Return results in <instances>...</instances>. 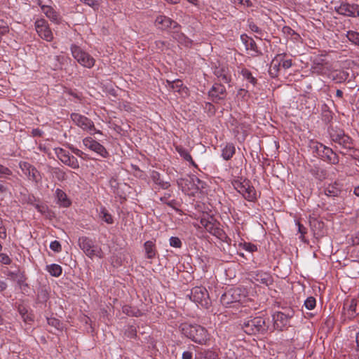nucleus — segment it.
I'll use <instances>...</instances> for the list:
<instances>
[{
	"label": "nucleus",
	"mask_w": 359,
	"mask_h": 359,
	"mask_svg": "<svg viewBox=\"0 0 359 359\" xmlns=\"http://www.w3.org/2000/svg\"><path fill=\"white\" fill-rule=\"evenodd\" d=\"M180 330L182 334L196 344H206L210 340L208 330L201 325L184 323L180 325Z\"/></svg>",
	"instance_id": "nucleus-1"
},
{
	"label": "nucleus",
	"mask_w": 359,
	"mask_h": 359,
	"mask_svg": "<svg viewBox=\"0 0 359 359\" xmlns=\"http://www.w3.org/2000/svg\"><path fill=\"white\" fill-rule=\"evenodd\" d=\"M155 25L162 30L168 28L172 29L174 30L173 38L179 43L184 44L187 46L191 44V41L184 34L179 32L180 25L177 22L172 20L170 18L165 15L158 16L155 20Z\"/></svg>",
	"instance_id": "nucleus-2"
},
{
	"label": "nucleus",
	"mask_w": 359,
	"mask_h": 359,
	"mask_svg": "<svg viewBox=\"0 0 359 359\" xmlns=\"http://www.w3.org/2000/svg\"><path fill=\"white\" fill-rule=\"evenodd\" d=\"M268 327L265 319L262 316L248 319L242 325L243 331L248 334H264Z\"/></svg>",
	"instance_id": "nucleus-3"
},
{
	"label": "nucleus",
	"mask_w": 359,
	"mask_h": 359,
	"mask_svg": "<svg viewBox=\"0 0 359 359\" xmlns=\"http://www.w3.org/2000/svg\"><path fill=\"white\" fill-rule=\"evenodd\" d=\"M246 290L242 287H233L227 290L220 298L222 305L229 306L233 303L242 302L246 297Z\"/></svg>",
	"instance_id": "nucleus-4"
},
{
	"label": "nucleus",
	"mask_w": 359,
	"mask_h": 359,
	"mask_svg": "<svg viewBox=\"0 0 359 359\" xmlns=\"http://www.w3.org/2000/svg\"><path fill=\"white\" fill-rule=\"evenodd\" d=\"M79 245L83 252L90 258L99 257L104 256L101 248L95 245L92 239L83 236L79 239Z\"/></svg>",
	"instance_id": "nucleus-5"
},
{
	"label": "nucleus",
	"mask_w": 359,
	"mask_h": 359,
	"mask_svg": "<svg viewBox=\"0 0 359 359\" xmlns=\"http://www.w3.org/2000/svg\"><path fill=\"white\" fill-rule=\"evenodd\" d=\"M232 184L235 189L239 192L248 201H253L256 198L255 188L250 185V182L246 180H233Z\"/></svg>",
	"instance_id": "nucleus-6"
},
{
	"label": "nucleus",
	"mask_w": 359,
	"mask_h": 359,
	"mask_svg": "<svg viewBox=\"0 0 359 359\" xmlns=\"http://www.w3.org/2000/svg\"><path fill=\"white\" fill-rule=\"evenodd\" d=\"M331 140L339 144L342 147L351 149L353 148V143L351 137L345 134L344 131L338 128L330 127L328 129Z\"/></svg>",
	"instance_id": "nucleus-7"
},
{
	"label": "nucleus",
	"mask_w": 359,
	"mask_h": 359,
	"mask_svg": "<svg viewBox=\"0 0 359 359\" xmlns=\"http://www.w3.org/2000/svg\"><path fill=\"white\" fill-rule=\"evenodd\" d=\"M71 52L73 57L82 66L91 68L95 65V59L88 53L83 51L79 46L72 45Z\"/></svg>",
	"instance_id": "nucleus-8"
},
{
	"label": "nucleus",
	"mask_w": 359,
	"mask_h": 359,
	"mask_svg": "<svg viewBox=\"0 0 359 359\" xmlns=\"http://www.w3.org/2000/svg\"><path fill=\"white\" fill-rule=\"evenodd\" d=\"M190 299L204 308H208L211 304L208 292L203 287H194L191 291Z\"/></svg>",
	"instance_id": "nucleus-9"
},
{
	"label": "nucleus",
	"mask_w": 359,
	"mask_h": 359,
	"mask_svg": "<svg viewBox=\"0 0 359 359\" xmlns=\"http://www.w3.org/2000/svg\"><path fill=\"white\" fill-rule=\"evenodd\" d=\"M314 149L318 155L325 161L331 164H338L339 159L338 155L333 151V150L323 145L321 143H316Z\"/></svg>",
	"instance_id": "nucleus-10"
},
{
	"label": "nucleus",
	"mask_w": 359,
	"mask_h": 359,
	"mask_svg": "<svg viewBox=\"0 0 359 359\" xmlns=\"http://www.w3.org/2000/svg\"><path fill=\"white\" fill-rule=\"evenodd\" d=\"M55 153L57 157L65 165L72 168L76 169L79 168V163L76 157L62 148L57 147L55 149Z\"/></svg>",
	"instance_id": "nucleus-11"
},
{
	"label": "nucleus",
	"mask_w": 359,
	"mask_h": 359,
	"mask_svg": "<svg viewBox=\"0 0 359 359\" xmlns=\"http://www.w3.org/2000/svg\"><path fill=\"white\" fill-rule=\"evenodd\" d=\"M35 29L39 36L47 41H51L53 39V34L48 25L44 19H38L35 22Z\"/></svg>",
	"instance_id": "nucleus-12"
},
{
	"label": "nucleus",
	"mask_w": 359,
	"mask_h": 359,
	"mask_svg": "<svg viewBox=\"0 0 359 359\" xmlns=\"http://www.w3.org/2000/svg\"><path fill=\"white\" fill-rule=\"evenodd\" d=\"M71 118L74 123L83 130L90 131L95 129L93 122L88 117L78 113H72Z\"/></svg>",
	"instance_id": "nucleus-13"
},
{
	"label": "nucleus",
	"mask_w": 359,
	"mask_h": 359,
	"mask_svg": "<svg viewBox=\"0 0 359 359\" xmlns=\"http://www.w3.org/2000/svg\"><path fill=\"white\" fill-rule=\"evenodd\" d=\"M335 11L339 14L344 16L352 18L359 17V5L358 4L342 3L340 6L335 7Z\"/></svg>",
	"instance_id": "nucleus-14"
},
{
	"label": "nucleus",
	"mask_w": 359,
	"mask_h": 359,
	"mask_svg": "<svg viewBox=\"0 0 359 359\" xmlns=\"http://www.w3.org/2000/svg\"><path fill=\"white\" fill-rule=\"evenodd\" d=\"M19 167L23 174L27 177V179L30 181L38 182L40 180L39 172L36 170V168L31 165L28 162L20 161L19 163Z\"/></svg>",
	"instance_id": "nucleus-15"
},
{
	"label": "nucleus",
	"mask_w": 359,
	"mask_h": 359,
	"mask_svg": "<svg viewBox=\"0 0 359 359\" xmlns=\"http://www.w3.org/2000/svg\"><path fill=\"white\" fill-rule=\"evenodd\" d=\"M83 143L86 148L95 151L102 157L106 158L109 155L104 146L90 137L84 138L83 140Z\"/></svg>",
	"instance_id": "nucleus-16"
},
{
	"label": "nucleus",
	"mask_w": 359,
	"mask_h": 359,
	"mask_svg": "<svg viewBox=\"0 0 359 359\" xmlns=\"http://www.w3.org/2000/svg\"><path fill=\"white\" fill-rule=\"evenodd\" d=\"M292 316V313H285L280 311L276 312L273 315L274 329L282 330L288 323L289 319Z\"/></svg>",
	"instance_id": "nucleus-17"
},
{
	"label": "nucleus",
	"mask_w": 359,
	"mask_h": 359,
	"mask_svg": "<svg viewBox=\"0 0 359 359\" xmlns=\"http://www.w3.org/2000/svg\"><path fill=\"white\" fill-rule=\"evenodd\" d=\"M201 224L205 228V229L208 232L219 238H222V236L224 235L223 230L219 228L216 225V224H215L212 221L205 219H202L201 220Z\"/></svg>",
	"instance_id": "nucleus-18"
},
{
	"label": "nucleus",
	"mask_w": 359,
	"mask_h": 359,
	"mask_svg": "<svg viewBox=\"0 0 359 359\" xmlns=\"http://www.w3.org/2000/svg\"><path fill=\"white\" fill-rule=\"evenodd\" d=\"M226 93L225 87L222 84L215 83L209 91V96L212 101L222 100L224 98Z\"/></svg>",
	"instance_id": "nucleus-19"
},
{
	"label": "nucleus",
	"mask_w": 359,
	"mask_h": 359,
	"mask_svg": "<svg viewBox=\"0 0 359 359\" xmlns=\"http://www.w3.org/2000/svg\"><path fill=\"white\" fill-rule=\"evenodd\" d=\"M56 203L60 207L68 208L72 202L67 197L66 193L60 189H57L55 192Z\"/></svg>",
	"instance_id": "nucleus-20"
},
{
	"label": "nucleus",
	"mask_w": 359,
	"mask_h": 359,
	"mask_svg": "<svg viewBox=\"0 0 359 359\" xmlns=\"http://www.w3.org/2000/svg\"><path fill=\"white\" fill-rule=\"evenodd\" d=\"M252 278L258 283H261L266 286L273 283V278L268 273L262 271L257 272L253 275Z\"/></svg>",
	"instance_id": "nucleus-21"
},
{
	"label": "nucleus",
	"mask_w": 359,
	"mask_h": 359,
	"mask_svg": "<svg viewBox=\"0 0 359 359\" xmlns=\"http://www.w3.org/2000/svg\"><path fill=\"white\" fill-rule=\"evenodd\" d=\"M357 301L355 299L346 300L344 305V309L346 310V314L348 318H354L357 314L356 311Z\"/></svg>",
	"instance_id": "nucleus-22"
},
{
	"label": "nucleus",
	"mask_w": 359,
	"mask_h": 359,
	"mask_svg": "<svg viewBox=\"0 0 359 359\" xmlns=\"http://www.w3.org/2000/svg\"><path fill=\"white\" fill-rule=\"evenodd\" d=\"M236 153V147L233 143H226L222 149V157L225 161L230 160Z\"/></svg>",
	"instance_id": "nucleus-23"
},
{
	"label": "nucleus",
	"mask_w": 359,
	"mask_h": 359,
	"mask_svg": "<svg viewBox=\"0 0 359 359\" xmlns=\"http://www.w3.org/2000/svg\"><path fill=\"white\" fill-rule=\"evenodd\" d=\"M153 182L158 187L159 189H167L170 187V183L161 179V175L156 171H153L151 175Z\"/></svg>",
	"instance_id": "nucleus-24"
},
{
	"label": "nucleus",
	"mask_w": 359,
	"mask_h": 359,
	"mask_svg": "<svg viewBox=\"0 0 359 359\" xmlns=\"http://www.w3.org/2000/svg\"><path fill=\"white\" fill-rule=\"evenodd\" d=\"M281 57V55H278L271 62L269 73L271 77L275 78L278 76L280 67L281 65V60H279V57Z\"/></svg>",
	"instance_id": "nucleus-25"
},
{
	"label": "nucleus",
	"mask_w": 359,
	"mask_h": 359,
	"mask_svg": "<svg viewBox=\"0 0 359 359\" xmlns=\"http://www.w3.org/2000/svg\"><path fill=\"white\" fill-rule=\"evenodd\" d=\"M41 10L47 18L52 22L57 23L59 22V15L54 9L48 6H42Z\"/></svg>",
	"instance_id": "nucleus-26"
},
{
	"label": "nucleus",
	"mask_w": 359,
	"mask_h": 359,
	"mask_svg": "<svg viewBox=\"0 0 359 359\" xmlns=\"http://www.w3.org/2000/svg\"><path fill=\"white\" fill-rule=\"evenodd\" d=\"M214 74L221 81L225 83H228L231 81V76L223 67L215 68Z\"/></svg>",
	"instance_id": "nucleus-27"
},
{
	"label": "nucleus",
	"mask_w": 359,
	"mask_h": 359,
	"mask_svg": "<svg viewBox=\"0 0 359 359\" xmlns=\"http://www.w3.org/2000/svg\"><path fill=\"white\" fill-rule=\"evenodd\" d=\"M341 191L339 186V184L336 182L334 184H329L325 190V194L327 196L330 197L338 196L340 194Z\"/></svg>",
	"instance_id": "nucleus-28"
},
{
	"label": "nucleus",
	"mask_w": 359,
	"mask_h": 359,
	"mask_svg": "<svg viewBox=\"0 0 359 359\" xmlns=\"http://www.w3.org/2000/svg\"><path fill=\"white\" fill-rule=\"evenodd\" d=\"M168 88L173 92L182 93L186 90V87L183 86L182 81L175 80L172 81H167Z\"/></svg>",
	"instance_id": "nucleus-29"
},
{
	"label": "nucleus",
	"mask_w": 359,
	"mask_h": 359,
	"mask_svg": "<svg viewBox=\"0 0 359 359\" xmlns=\"http://www.w3.org/2000/svg\"><path fill=\"white\" fill-rule=\"evenodd\" d=\"M241 39L247 50H251L258 53V48L255 41L247 35H241Z\"/></svg>",
	"instance_id": "nucleus-30"
},
{
	"label": "nucleus",
	"mask_w": 359,
	"mask_h": 359,
	"mask_svg": "<svg viewBox=\"0 0 359 359\" xmlns=\"http://www.w3.org/2000/svg\"><path fill=\"white\" fill-rule=\"evenodd\" d=\"M144 250L146 252L147 257L148 259H153L156 256V250L154 243L148 241L144 243Z\"/></svg>",
	"instance_id": "nucleus-31"
},
{
	"label": "nucleus",
	"mask_w": 359,
	"mask_h": 359,
	"mask_svg": "<svg viewBox=\"0 0 359 359\" xmlns=\"http://www.w3.org/2000/svg\"><path fill=\"white\" fill-rule=\"evenodd\" d=\"M47 271L50 273V274L55 277H58L62 274V267L56 264H52L50 265H48L46 266Z\"/></svg>",
	"instance_id": "nucleus-32"
},
{
	"label": "nucleus",
	"mask_w": 359,
	"mask_h": 359,
	"mask_svg": "<svg viewBox=\"0 0 359 359\" xmlns=\"http://www.w3.org/2000/svg\"><path fill=\"white\" fill-rule=\"evenodd\" d=\"M176 150L180 155L182 158H183L187 161L190 162L192 165H195L191 156L190 155L189 152L184 148L177 146L176 147Z\"/></svg>",
	"instance_id": "nucleus-33"
},
{
	"label": "nucleus",
	"mask_w": 359,
	"mask_h": 359,
	"mask_svg": "<svg viewBox=\"0 0 359 359\" xmlns=\"http://www.w3.org/2000/svg\"><path fill=\"white\" fill-rule=\"evenodd\" d=\"M100 217L109 224L114 223V219L111 215L108 212L105 208H101L100 212Z\"/></svg>",
	"instance_id": "nucleus-34"
},
{
	"label": "nucleus",
	"mask_w": 359,
	"mask_h": 359,
	"mask_svg": "<svg viewBox=\"0 0 359 359\" xmlns=\"http://www.w3.org/2000/svg\"><path fill=\"white\" fill-rule=\"evenodd\" d=\"M241 74L243 75V78L253 86H255L257 84V80L252 76L250 70L247 69H243L241 70Z\"/></svg>",
	"instance_id": "nucleus-35"
},
{
	"label": "nucleus",
	"mask_w": 359,
	"mask_h": 359,
	"mask_svg": "<svg viewBox=\"0 0 359 359\" xmlns=\"http://www.w3.org/2000/svg\"><path fill=\"white\" fill-rule=\"evenodd\" d=\"M6 275L13 280H17L19 285L24 282V277L19 270L17 271H8Z\"/></svg>",
	"instance_id": "nucleus-36"
},
{
	"label": "nucleus",
	"mask_w": 359,
	"mask_h": 359,
	"mask_svg": "<svg viewBox=\"0 0 359 359\" xmlns=\"http://www.w3.org/2000/svg\"><path fill=\"white\" fill-rule=\"evenodd\" d=\"M346 37L353 44L359 46V32L355 31H348L346 33Z\"/></svg>",
	"instance_id": "nucleus-37"
},
{
	"label": "nucleus",
	"mask_w": 359,
	"mask_h": 359,
	"mask_svg": "<svg viewBox=\"0 0 359 359\" xmlns=\"http://www.w3.org/2000/svg\"><path fill=\"white\" fill-rule=\"evenodd\" d=\"M316 301L313 297H308L304 302L305 307L309 310H312L316 307Z\"/></svg>",
	"instance_id": "nucleus-38"
},
{
	"label": "nucleus",
	"mask_w": 359,
	"mask_h": 359,
	"mask_svg": "<svg viewBox=\"0 0 359 359\" xmlns=\"http://www.w3.org/2000/svg\"><path fill=\"white\" fill-rule=\"evenodd\" d=\"M13 172L8 168L0 164V178H8V176L11 175Z\"/></svg>",
	"instance_id": "nucleus-39"
},
{
	"label": "nucleus",
	"mask_w": 359,
	"mask_h": 359,
	"mask_svg": "<svg viewBox=\"0 0 359 359\" xmlns=\"http://www.w3.org/2000/svg\"><path fill=\"white\" fill-rule=\"evenodd\" d=\"M13 172L8 168L0 164V178H8V176L11 175Z\"/></svg>",
	"instance_id": "nucleus-40"
},
{
	"label": "nucleus",
	"mask_w": 359,
	"mask_h": 359,
	"mask_svg": "<svg viewBox=\"0 0 359 359\" xmlns=\"http://www.w3.org/2000/svg\"><path fill=\"white\" fill-rule=\"evenodd\" d=\"M47 322L50 326H52L57 330H60L62 324H61L60 321L55 318H48Z\"/></svg>",
	"instance_id": "nucleus-41"
},
{
	"label": "nucleus",
	"mask_w": 359,
	"mask_h": 359,
	"mask_svg": "<svg viewBox=\"0 0 359 359\" xmlns=\"http://www.w3.org/2000/svg\"><path fill=\"white\" fill-rule=\"evenodd\" d=\"M80 1L94 9L98 8L100 5V0H80Z\"/></svg>",
	"instance_id": "nucleus-42"
},
{
	"label": "nucleus",
	"mask_w": 359,
	"mask_h": 359,
	"mask_svg": "<svg viewBox=\"0 0 359 359\" xmlns=\"http://www.w3.org/2000/svg\"><path fill=\"white\" fill-rule=\"evenodd\" d=\"M169 241H170V245L172 247L181 248V246H182V242H181L180 239L177 237L172 236L170 238Z\"/></svg>",
	"instance_id": "nucleus-43"
},
{
	"label": "nucleus",
	"mask_w": 359,
	"mask_h": 359,
	"mask_svg": "<svg viewBox=\"0 0 359 359\" xmlns=\"http://www.w3.org/2000/svg\"><path fill=\"white\" fill-rule=\"evenodd\" d=\"M50 248L56 252H59L62 250V247L60 242L57 241H52L50 244Z\"/></svg>",
	"instance_id": "nucleus-44"
},
{
	"label": "nucleus",
	"mask_w": 359,
	"mask_h": 359,
	"mask_svg": "<svg viewBox=\"0 0 359 359\" xmlns=\"http://www.w3.org/2000/svg\"><path fill=\"white\" fill-rule=\"evenodd\" d=\"M323 116V121H324L326 123H329L332 119V112L329 110H325L323 111L322 114Z\"/></svg>",
	"instance_id": "nucleus-45"
},
{
	"label": "nucleus",
	"mask_w": 359,
	"mask_h": 359,
	"mask_svg": "<svg viewBox=\"0 0 359 359\" xmlns=\"http://www.w3.org/2000/svg\"><path fill=\"white\" fill-rule=\"evenodd\" d=\"M297 225L298 226V231L301 234L299 238L302 241H304V235L307 232L306 228L303 224H300V222H297Z\"/></svg>",
	"instance_id": "nucleus-46"
},
{
	"label": "nucleus",
	"mask_w": 359,
	"mask_h": 359,
	"mask_svg": "<svg viewBox=\"0 0 359 359\" xmlns=\"http://www.w3.org/2000/svg\"><path fill=\"white\" fill-rule=\"evenodd\" d=\"M243 248L250 252H255L257 250V248L255 245L250 243H245L243 244Z\"/></svg>",
	"instance_id": "nucleus-47"
},
{
	"label": "nucleus",
	"mask_w": 359,
	"mask_h": 359,
	"mask_svg": "<svg viewBox=\"0 0 359 359\" xmlns=\"http://www.w3.org/2000/svg\"><path fill=\"white\" fill-rule=\"evenodd\" d=\"M279 60H281V65L284 69H288L291 67L292 65V60H283V55H281V57H279Z\"/></svg>",
	"instance_id": "nucleus-48"
},
{
	"label": "nucleus",
	"mask_w": 359,
	"mask_h": 359,
	"mask_svg": "<svg viewBox=\"0 0 359 359\" xmlns=\"http://www.w3.org/2000/svg\"><path fill=\"white\" fill-rule=\"evenodd\" d=\"M67 95H69L76 99L78 101L81 102L82 99V95L81 93H76L72 90H69L66 92Z\"/></svg>",
	"instance_id": "nucleus-49"
},
{
	"label": "nucleus",
	"mask_w": 359,
	"mask_h": 359,
	"mask_svg": "<svg viewBox=\"0 0 359 359\" xmlns=\"http://www.w3.org/2000/svg\"><path fill=\"white\" fill-rule=\"evenodd\" d=\"M249 27L250 29L254 32H256L259 34H260L261 36L263 35V32L261 29H259L255 24H254L253 22H251L249 24Z\"/></svg>",
	"instance_id": "nucleus-50"
},
{
	"label": "nucleus",
	"mask_w": 359,
	"mask_h": 359,
	"mask_svg": "<svg viewBox=\"0 0 359 359\" xmlns=\"http://www.w3.org/2000/svg\"><path fill=\"white\" fill-rule=\"evenodd\" d=\"M0 262L4 264H9L11 262L10 257L6 254H0Z\"/></svg>",
	"instance_id": "nucleus-51"
},
{
	"label": "nucleus",
	"mask_w": 359,
	"mask_h": 359,
	"mask_svg": "<svg viewBox=\"0 0 359 359\" xmlns=\"http://www.w3.org/2000/svg\"><path fill=\"white\" fill-rule=\"evenodd\" d=\"M169 196H170V195H169V194H168V196H167V195H165L163 197H161V198H160V200H161L162 202H163V203H165L168 204L169 206H170V207H173V205H174V203H175V201L174 200H172V201H167V198H168Z\"/></svg>",
	"instance_id": "nucleus-52"
},
{
	"label": "nucleus",
	"mask_w": 359,
	"mask_h": 359,
	"mask_svg": "<svg viewBox=\"0 0 359 359\" xmlns=\"http://www.w3.org/2000/svg\"><path fill=\"white\" fill-rule=\"evenodd\" d=\"M35 208L40 212L41 213H44L46 212L47 210V207L46 205H40V204H36L35 205Z\"/></svg>",
	"instance_id": "nucleus-53"
},
{
	"label": "nucleus",
	"mask_w": 359,
	"mask_h": 359,
	"mask_svg": "<svg viewBox=\"0 0 359 359\" xmlns=\"http://www.w3.org/2000/svg\"><path fill=\"white\" fill-rule=\"evenodd\" d=\"M70 149H72V152L75 155H76V156H78L79 157H82L83 156V152L81 150H80V149H79L77 148H74L73 147H71Z\"/></svg>",
	"instance_id": "nucleus-54"
},
{
	"label": "nucleus",
	"mask_w": 359,
	"mask_h": 359,
	"mask_svg": "<svg viewBox=\"0 0 359 359\" xmlns=\"http://www.w3.org/2000/svg\"><path fill=\"white\" fill-rule=\"evenodd\" d=\"M32 134L34 137H41L43 134V132L39 128H35L32 130Z\"/></svg>",
	"instance_id": "nucleus-55"
},
{
	"label": "nucleus",
	"mask_w": 359,
	"mask_h": 359,
	"mask_svg": "<svg viewBox=\"0 0 359 359\" xmlns=\"http://www.w3.org/2000/svg\"><path fill=\"white\" fill-rule=\"evenodd\" d=\"M156 47L159 50H163V47L165 46V43L163 41H155Z\"/></svg>",
	"instance_id": "nucleus-56"
},
{
	"label": "nucleus",
	"mask_w": 359,
	"mask_h": 359,
	"mask_svg": "<svg viewBox=\"0 0 359 359\" xmlns=\"http://www.w3.org/2000/svg\"><path fill=\"white\" fill-rule=\"evenodd\" d=\"M182 359H192V353L190 351L183 352Z\"/></svg>",
	"instance_id": "nucleus-57"
},
{
	"label": "nucleus",
	"mask_w": 359,
	"mask_h": 359,
	"mask_svg": "<svg viewBox=\"0 0 359 359\" xmlns=\"http://www.w3.org/2000/svg\"><path fill=\"white\" fill-rule=\"evenodd\" d=\"M233 3H234V4L238 3L241 5L249 6L250 1L249 0H235L234 1H233Z\"/></svg>",
	"instance_id": "nucleus-58"
},
{
	"label": "nucleus",
	"mask_w": 359,
	"mask_h": 359,
	"mask_svg": "<svg viewBox=\"0 0 359 359\" xmlns=\"http://www.w3.org/2000/svg\"><path fill=\"white\" fill-rule=\"evenodd\" d=\"M353 245H359V231L357 232L353 238Z\"/></svg>",
	"instance_id": "nucleus-59"
},
{
	"label": "nucleus",
	"mask_w": 359,
	"mask_h": 359,
	"mask_svg": "<svg viewBox=\"0 0 359 359\" xmlns=\"http://www.w3.org/2000/svg\"><path fill=\"white\" fill-rule=\"evenodd\" d=\"M8 191V187L2 183H0V194L6 193Z\"/></svg>",
	"instance_id": "nucleus-60"
},
{
	"label": "nucleus",
	"mask_w": 359,
	"mask_h": 359,
	"mask_svg": "<svg viewBox=\"0 0 359 359\" xmlns=\"http://www.w3.org/2000/svg\"><path fill=\"white\" fill-rule=\"evenodd\" d=\"M7 287V284L5 281L0 280V292L4 291Z\"/></svg>",
	"instance_id": "nucleus-61"
},
{
	"label": "nucleus",
	"mask_w": 359,
	"mask_h": 359,
	"mask_svg": "<svg viewBox=\"0 0 359 359\" xmlns=\"http://www.w3.org/2000/svg\"><path fill=\"white\" fill-rule=\"evenodd\" d=\"M355 341H356V351L358 352H359V332L356 334Z\"/></svg>",
	"instance_id": "nucleus-62"
},
{
	"label": "nucleus",
	"mask_w": 359,
	"mask_h": 359,
	"mask_svg": "<svg viewBox=\"0 0 359 359\" xmlns=\"http://www.w3.org/2000/svg\"><path fill=\"white\" fill-rule=\"evenodd\" d=\"M336 96L339 98H341L343 97V92L339 89L337 90Z\"/></svg>",
	"instance_id": "nucleus-63"
},
{
	"label": "nucleus",
	"mask_w": 359,
	"mask_h": 359,
	"mask_svg": "<svg viewBox=\"0 0 359 359\" xmlns=\"http://www.w3.org/2000/svg\"><path fill=\"white\" fill-rule=\"evenodd\" d=\"M353 193L355 196H359V186L354 189Z\"/></svg>",
	"instance_id": "nucleus-64"
}]
</instances>
